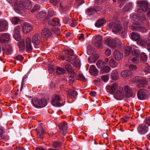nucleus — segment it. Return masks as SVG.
I'll list each match as a JSON object with an SVG mask.
<instances>
[{
  "mask_svg": "<svg viewBox=\"0 0 150 150\" xmlns=\"http://www.w3.org/2000/svg\"><path fill=\"white\" fill-rule=\"evenodd\" d=\"M32 102L34 106L38 108L43 107L47 105V102L43 98L38 99L34 98L32 99Z\"/></svg>",
  "mask_w": 150,
  "mask_h": 150,
  "instance_id": "obj_1",
  "label": "nucleus"
},
{
  "mask_svg": "<svg viewBox=\"0 0 150 150\" xmlns=\"http://www.w3.org/2000/svg\"><path fill=\"white\" fill-rule=\"evenodd\" d=\"M138 10L143 12L146 11L148 8L149 3L147 1H139L137 2Z\"/></svg>",
  "mask_w": 150,
  "mask_h": 150,
  "instance_id": "obj_2",
  "label": "nucleus"
},
{
  "mask_svg": "<svg viewBox=\"0 0 150 150\" xmlns=\"http://www.w3.org/2000/svg\"><path fill=\"white\" fill-rule=\"evenodd\" d=\"M137 95L138 98L142 100L146 99L149 96V92L144 88L139 90L137 92Z\"/></svg>",
  "mask_w": 150,
  "mask_h": 150,
  "instance_id": "obj_3",
  "label": "nucleus"
},
{
  "mask_svg": "<svg viewBox=\"0 0 150 150\" xmlns=\"http://www.w3.org/2000/svg\"><path fill=\"white\" fill-rule=\"evenodd\" d=\"M103 38L99 35H96L93 38V44L96 47H100L102 45Z\"/></svg>",
  "mask_w": 150,
  "mask_h": 150,
  "instance_id": "obj_4",
  "label": "nucleus"
},
{
  "mask_svg": "<svg viewBox=\"0 0 150 150\" xmlns=\"http://www.w3.org/2000/svg\"><path fill=\"white\" fill-rule=\"evenodd\" d=\"M52 100L51 102L52 105L55 106L60 107L62 106L63 104L59 102L60 101V96L58 95L54 94L52 97Z\"/></svg>",
  "mask_w": 150,
  "mask_h": 150,
  "instance_id": "obj_5",
  "label": "nucleus"
},
{
  "mask_svg": "<svg viewBox=\"0 0 150 150\" xmlns=\"http://www.w3.org/2000/svg\"><path fill=\"white\" fill-rule=\"evenodd\" d=\"M123 91V88L120 87L117 89L116 92L114 95V98L117 100L122 99L124 96V93Z\"/></svg>",
  "mask_w": 150,
  "mask_h": 150,
  "instance_id": "obj_6",
  "label": "nucleus"
},
{
  "mask_svg": "<svg viewBox=\"0 0 150 150\" xmlns=\"http://www.w3.org/2000/svg\"><path fill=\"white\" fill-rule=\"evenodd\" d=\"M67 123L64 122L59 125V127L60 129V132L61 134L65 135L67 132Z\"/></svg>",
  "mask_w": 150,
  "mask_h": 150,
  "instance_id": "obj_7",
  "label": "nucleus"
},
{
  "mask_svg": "<svg viewBox=\"0 0 150 150\" xmlns=\"http://www.w3.org/2000/svg\"><path fill=\"white\" fill-rule=\"evenodd\" d=\"M33 27L28 23L25 22L23 24L22 30L24 33L27 34L33 29Z\"/></svg>",
  "mask_w": 150,
  "mask_h": 150,
  "instance_id": "obj_8",
  "label": "nucleus"
},
{
  "mask_svg": "<svg viewBox=\"0 0 150 150\" xmlns=\"http://www.w3.org/2000/svg\"><path fill=\"white\" fill-rule=\"evenodd\" d=\"M137 44L140 46L150 47V38H146L145 40L141 39L137 42Z\"/></svg>",
  "mask_w": 150,
  "mask_h": 150,
  "instance_id": "obj_9",
  "label": "nucleus"
},
{
  "mask_svg": "<svg viewBox=\"0 0 150 150\" xmlns=\"http://www.w3.org/2000/svg\"><path fill=\"white\" fill-rule=\"evenodd\" d=\"M65 54L68 55L67 57L69 58L73 59L75 60L76 59L77 57L74 54V52L73 50L71 49H67L64 50Z\"/></svg>",
  "mask_w": 150,
  "mask_h": 150,
  "instance_id": "obj_10",
  "label": "nucleus"
},
{
  "mask_svg": "<svg viewBox=\"0 0 150 150\" xmlns=\"http://www.w3.org/2000/svg\"><path fill=\"white\" fill-rule=\"evenodd\" d=\"M137 130L140 134H144L148 131V128L144 124H140L138 127Z\"/></svg>",
  "mask_w": 150,
  "mask_h": 150,
  "instance_id": "obj_11",
  "label": "nucleus"
},
{
  "mask_svg": "<svg viewBox=\"0 0 150 150\" xmlns=\"http://www.w3.org/2000/svg\"><path fill=\"white\" fill-rule=\"evenodd\" d=\"M117 85L115 83L107 86L106 87L107 91L111 94H113L117 88Z\"/></svg>",
  "mask_w": 150,
  "mask_h": 150,
  "instance_id": "obj_12",
  "label": "nucleus"
},
{
  "mask_svg": "<svg viewBox=\"0 0 150 150\" xmlns=\"http://www.w3.org/2000/svg\"><path fill=\"white\" fill-rule=\"evenodd\" d=\"M104 43L110 47H115L116 46V42L114 39H106L105 40Z\"/></svg>",
  "mask_w": 150,
  "mask_h": 150,
  "instance_id": "obj_13",
  "label": "nucleus"
},
{
  "mask_svg": "<svg viewBox=\"0 0 150 150\" xmlns=\"http://www.w3.org/2000/svg\"><path fill=\"white\" fill-rule=\"evenodd\" d=\"M21 3L22 4L24 8L28 10L31 8L32 5L29 0H21Z\"/></svg>",
  "mask_w": 150,
  "mask_h": 150,
  "instance_id": "obj_14",
  "label": "nucleus"
},
{
  "mask_svg": "<svg viewBox=\"0 0 150 150\" xmlns=\"http://www.w3.org/2000/svg\"><path fill=\"white\" fill-rule=\"evenodd\" d=\"M10 37L9 34L5 33L0 36V42L1 43H6L10 40Z\"/></svg>",
  "mask_w": 150,
  "mask_h": 150,
  "instance_id": "obj_15",
  "label": "nucleus"
},
{
  "mask_svg": "<svg viewBox=\"0 0 150 150\" xmlns=\"http://www.w3.org/2000/svg\"><path fill=\"white\" fill-rule=\"evenodd\" d=\"M41 33L42 36L44 38H49L52 35V33L51 31L46 28H44L42 30Z\"/></svg>",
  "mask_w": 150,
  "mask_h": 150,
  "instance_id": "obj_16",
  "label": "nucleus"
},
{
  "mask_svg": "<svg viewBox=\"0 0 150 150\" xmlns=\"http://www.w3.org/2000/svg\"><path fill=\"white\" fill-rule=\"evenodd\" d=\"M113 56L116 60L119 61L123 58V54L117 50H115L114 52Z\"/></svg>",
  "mask_w": 150,
  "mask_h": 150,
  "instance_id": "obj_17",
  "label": "nucleus"
},
{
  "mask_svg": "<svg viewBox=\"0 0 150 150\" xmlns=\"http://www.w3.org/2000/svg\"><path fill=\"white\" fill-rule=\"evenodd\" d=\"M48 24L52 26H59V21L57 18H54L52 20H50L48 22Z\"/></svg>",
  "mask_w": 150,
  "mask_h": 150,
  "instance_id": "obj_18",
  "label": "nucleus"
},
{
  "mask_svg": "<svg viewBox=\"0 0 150 150\" xmlns=\"http://www.w3.org/2000/svg\"><path fill=\"white\" fill-rule=\"evenodd\" d=\"M66 91L68 93L67 95L71 98H75L78 94L77 92L72 89H69L66 90Z\"/></svg>",
  "mask_w": 150,
  "mask_h": 150,
  "instance_id": "obj_19",
  "label": "nucleus"
},
{
  "mask_svg": "<svg viewBox=\"0 0 150 150\" xmlns=\"http://www.w3.org/2000/svg\"><path fill=\"white\" fill-rule=\"evenodd\" d=\"M124 89L126 97L127 98L131 97L132 95V93L130 87L128 86H126L124 87Z\"/></svg>",
  "mask_w": 150,
  "mask_h": 150,
  "instance_id": "obj_20",
  "label": "nucleus"
},
{
  "mask_svg": "<svg viewBox=\"0 0 150 150\" xmlns=\"http://www.w3.org/2000/svg\"><path fill=\"white\" fill-rule=\"evenodd\" d=\"M19 29L18 28H16L15 29L14 31L13 37L15 40L17 41H19L21 39Z\"/></svg>",
  "mask_w": 150,
  "mask_h": 150,
  "instance_id": "obj_21",
  "label": "nucleus"
},
{
  "mask_svg": "<svg viewBox=\"0 0 150 150\" xmlns=\"http://www.w3.org/2000/svg\"><path fill=\"white\" fill-rule=\"evenodd\" d=\"M32 40L33 44L36 45H38L40 42V38L39 35L38 34L34 35L33 37Z\"/></svg>",
  "mask_w": 150,
  "mask_h": 150,
  "instance_id": "obj_22",
  "label": "nucleus"
},
{
  "mask_svg": "<svg viewBox=\"0 0 150 150\" xmlns=\"http://www.w3.org/2000/svg\"><path fill=\"white\" fill-rule=\"evenodd\" d=\"M132 73L131 70H123L121 72V76L122 77L126 78L132 75Z\"/></svg>",
  "mask_w": 150,
  "mask_h": 150,
  "instance_id": "obj_23",
  "label": "nucleus"
},
{
  "mask_svg": "<svg viewBox=\"0 0 150 150\" xmlns=\"http://www.w3.org/2000/svg\"><path fill=\"white\" fill-rule=\"evenodd\" d=\"M38 137L43 138V134L45 133L43 128L41 127H38L36 129Z\"/></svg>",
  "mask_w": 150,
  "mask_h": 150,
  "instance_id": "obj_24",
  "label": "nucleus"
},
{
  "mask_svg": "<svg viewBox=\"0 0 150 150\" xmlns=\"http://www.w3.org/2000/svg\"><path fill=\"white\" fill-rule=\"evenodd\" d=\"M132 39L134 41L137 42L141 40L139 34L137 33L133 32L132 33L131 35Z\"/></svg>",
  "mask_w": 150,
  "mask_h": 150,
  "instance_id": "obj_25",
  "label": "nucleus"
},
{
  "mask_svg": "<svg viewBox=\"0 0 150 150\" xmlns=\"http://www.w3.org/2000/svg\"><path fill=\"white\" fill-rule=\"evenodd\" d=\"M89 72L92 75L96 76L98 74V71L94 65L91 66L89 69Z\"/></svg>",
  "mask_w": 150,
  "mask_h": 150,
  "instance_id": "obj_26",
  "label": "nucleus"
},
{
  "mask_svg": "<svg viewBox=\"0 0 150 150\" xmlns=\"http://www.w3.org/2000/svg\"><path fill=\"white\" fill-rule=\"evenodd\" d=\"M99 57L98 54H95L89 57L88 59V61L91 63H94L96 61Z\"/></svg>",
  "mask_w": 150,
  "mask_h": 150,
  "instance_id": "obj_27",
  "label": "nucleus"
},
{
  "mask_svg": "<svg viewBox=\"0 0 150 150\" xmlns=\"http://www.w3.org/2000/svg\"><path fill=\"white\" fill-rule=\"evenodd\" d=\"M111 76L112 80H117L119 78L118 72L116 70L113 71L111 74Z\"/></svg>",
  "mask_w": 150,
  "mask_h": 150,
  "instance_id": "obj_28",
  "label": "nucleus"
},
{
  "mask_svg": "<svg viewBox=\"0 0 150 150\" xmlns=\"http://www.w3.org/2000/svg\"><path fill=\"white\" fill-rule=\"evenodd\" d=\"M15 9L18 10H21L24 8L22 4L21 3V0L19 2H15L14 4Z\"/></svg>",
  "mask_w": 150,
  "mask_h": 150,
  "instance_id": "obj_29",
  "label": "nucleus"
},
{
  "mask_svg": "<svg viewBox=\"0 0 150 150\" xmlns=\"http://www.w3.org/2000/svg\"><path fill=\"white\" fill-rule=\"evenodd\" d=\"M148 82V80L144 78H142L140 79L139 81V82L138 84L139 87H144L145 86V85L147 84Z\"/></svg>",
  "mask_w": 150,
  "mask_h": 150,
  "instance_id": "obj_30",
  "label": "nucleus"
},
{
  "mask_svg": "<svg viewBox=\"0 0 150 150\" xmlns=\"http://www.w3.org/2000/svg\"><path fill=\"white\" fill-rule=\"evenodd\" d=\"M106 22L104 18H102L99 19L96 22L95 25L96 27H99L103 26V25Z\"/></svg>",
  "mask_w": 150,
  "mask_h": 150,
  "instance_id": "obj_31",
  "label": "nucleus"
},
{
  "mask_svg": "<svg viewBox=\"0 0 150 150\" xmlns=\"http://www.w3.org/2000/svg\"><path fill=\"white\" fill-rule=\"evenodd\" d=\"M122 26L121 25L116 23L115 26L113 28V32L115 33H117L121 30Z\"/></svg>",
  "mask_w": 150,
  "mask_h": 150,
  "instance_id": "obj_32",
  "label": "nucleus"
},
{
  "mask_svg": "<svg viewBox=\"0 0 150 150\" xmlns=\"http://www.w3.org/2000/svg\"><path fill=\"white\" fill-rule=\"evenodd\" d=\"M7 24V22L5 21H0V32L4 30Z\"/></svg>",
  "mask_w": 150,
  "mask_h": 150,
  "instance_id": "obj_33",
  "label": "nucleus"
},
{
  "mask_svg": "<svg viewBox=\"0 0 150 150\" xmlns=\"http://www.w3.org/2000/svg\"><path fill=\"white\" fill-rule=\"evenodd\" d=\"M111 68L108 66H106L103 67L100 70V72L103 73H107L109 72Z\"/></svg>",
  "mask_w": 150,
  "mask_h": 150,
  "instance_id": "obj_34",
  "label": "nucleus"
},
{
  "mask_svg": "<svg viewBox=\"0 0 150 150\" xmlns=\"http://www.w3.org/2000/svg\"><path fill=\"white\" fill-rule=\"evenodd\" d=\"M106 64L102 60L99 59L97 62L96 65L98 67L102 68Z\"/></svg>",
  "mask_w": 150,
  "mask_h": 150,
  "instance_id": "obj_35",
  "label": "nucleus"
},
{
  "mask_svg": "<svg viewBox=\"0 0 150 150\" xmlns=\"http://www.w3.org/2000/svg\"><path fill=\"white\" fill-rule=\"evenodd\" d=\"M2 50L7 55L11 54L13 50L11 47H3Z\"/></svg>",
  "mask_w": 150,
  "mask_h": 150,
  "instance_id": "obj_36",
  "label": "nucleus"
},
{
  "mask_svg": "<svg viewBox=\"0 0 150 150\" xmlns=\"http://www.w3.org/2000/svg\"><path fill=\"white\" fill-rule=\"evenodd\" d=\"M65 71L64 69L61 67H58L57 69L56 73L58 74H64Z\"/></svg>",
  "mask_w": 150,
  "mask_h": 150,
  "instance_id": "obj_37",
  "label": "nucleus"
},
{
  "mask_svg": "<svg viewBox=\"0 0 150 150\" xmlns=\"http://www.w3.org/2000/svg\"><path fill=\"white\" fill-rule=\"evenodd\" d=\"M117 63L113 59L110 60L109 62V65L112 67H115L117 65Z\"/></svg>",
  "mask_w": 150,
  "mask_h": 150,
  "instance_id": "obj_38",
  "label": "nucleus"
},
{
  "mask_svg": "<svg viewBox=\"0 0 150 150\" xmlns=\"http://www.w3.org/2000/svg\"><path fill=\"white\" fill-rule=\"evenodd\" d=\"M76 79L80 80L83 81H87V79H86L82 74H80L77 76Z\"/></svg>",
  "mask_w": 150,
  "mask_h": 150,
  "instance_id": "obj_39",
  "label": "nucleus"
},
{
  "mask_svg": "<svg viewBox=\"0 0 150 150\" xmlns=\"http://www.w3.org/2000/svg\"><path fill=\"white\" fill-rule=\"evenodd\" d=\"M46 13L45 12L41 11L37 14L36 15V16L39 18H42L45 17L46 16Z\"/></svg>",
  "mask_w": 150,
  "mask_h": 150,
  "instance_id": "obj_40",
  "label": "nucleus"
},
{
  "mask_svg": "<svg viewBox=\"0 0 150 150\" xmlns=\"http://www.w3.org/2000/svg\"><path fill=\"white\" fill-rule=\"evenodd\" d=\"M131 5L129 3H127L123 9V11L124 12H126L131 9Z\"/></svg>",
  "mask_w": 150,
  "mask_h": 150,
  "instance_id": "obj_41",
  "label": "nucleus"
},
{
  "mask_svg": "<svg viewBox=\"0 0 150 150\" xmlns=\"http://www.w3.org/2000/svg\"><path fill=\"white\" fill-rule=\"evenodd\" d=\"M64 68L68 73L71 72L72 71L74 70V69L72 68L71 65L69 64L65 65Z\"/></svg>",
  "mask_w": 150,
  "mask_h": 150,
  "instance_id": "obj_42",
  "label": "nucleus"
},
{
  "mask_svg": "<svg viewBox=\"0 0 150 150\" xmlns=\"http://www.w3.org/2000/svg\"><path fill=\"white\" fill-rule=\"evenodd\" d=\"M139 25L138 23H135L133 25H130L129 28L134 31H137Z\"/></svg>",
  "mask_w": 150,
  "mask_h": 150,
  "instance_id": "obj_43",
  "label": "nucleus"
},
{
  "mask_svg": "<svg viewBox=\"0 0 150 150\" xmlns=\"http://www.w3.org/2000/svg\"><path fill=\"white\" fill-rule=\"evenodd\" d=\"M116 23H110L108 24L107 26V28L108 30L112 29L113 31V28L115 27Z\"/></svg>",
  "mask_w": 150,
  "mask_h": 150,
  "instance_id": "obj_44",
  "label": "nucleus"
},
{
  "mask_svg": "<svg viewBox=\"0 0 150 150\" xmlns=\"http://www.w3.org/2000/svg\"><path fill=\"white\" fill-rule=\"evenodd\" d=\"M140 59L141 60L146 62L147 60V55L144 53H142L140 54Z\"/></svg>",
  "mask_w": 150,
  "mask_h": 150,
  "instance_id": "obj_45",
  "label": "nucleus"
},
{
  "mask_svg": "<svg viewBox=\"0 0 150 150\" xmlns=\"http://www.w3.org/2000/svg\"><path fill=\"white\" fill-rule=\"evenodd\" d=\"M95 11L94 9L92 8H89L86 10V13L89 16L92 15L94 13Z\"/></svg>",
  "mask_w": 150,
  "mask_h": 150,
  "instance_id": "obj_46",
  "label": "nucleus"
},
{
  "mask_svg": "<svg viewBox=\"0 0 150 150\" xmlns=\"http://www.w3.org/2000/svg\"><path fill=\"white\" fill-rule=\"evenodd\" d=\"M52 32L57 35H59L61 31L59 29L57 28H53L52 29Z\"/></svg>",
  "mask_w": 150,
  "mask_h": 150,
  "instance_id": "obj_47",
  "label": "nucleus"
},
{
  "mask_svg": "<svg viewBox=\"0 0 150 150\" xmlns=\"http://www.w3.org/2000/svg\"><path fill=\"white\" fill-rule=\"evenodd\" d=\"M132 54L133 55H134L136 57H138L140 55V52L139 50L135 49L132 52Z\"/></svg>",
  "mask_w": 150,
  "mask_h": 150,
  "instance_id": "obj_48",
  "label": "nucleus"
},
{
  "mask_svg": "<svg viewBox=\"0 0 150 150\" xmlns=\"http://www.w3.org/2000/svg\"><path fill=\"white\" fill-rule=\"evenodd\" d=\"M20 19L19 18L14 17L13 18H12L11 22L14 25H16L18 24L19 21Z\"/></svg>",
  "mask_w": 150,
  "mask_h": 150,
  "instance_id": "obj_49",
  "label": "nucleus"
},
{
  "mask_svg": "<svg viewBox=\"0 0 150 150\" xmlns=\"http://www.w3.org/2000/svg\"><path fill=\"white\" fill-rule=\"evenodd\" d=\"M146 30H147L146 28L139 25L137 31H140L142 33H144L146 32Z\"/></svg>",
  "mask_w": 150,
  "mask_h": 150,
  "instance_id": "obj_50",
  "label": "nucleus"
},
{
  "mask_svg": "<svg viewBox=\"0 0 150 150\" xmlns=\"http://www.w3.org/2000/svg\"><path fill=\"white\" fill-rule=\"evenodd\" d=\"M26 47H32L31 44V39L30 38H27L25 40Z\"/></svg>",
  "mask_w": 150,
  "mask_h": 150,
  "instance_id": "obj_51",
  "label": "nucleus"
},
{
  "mask_svg": "<svg viewBox=\"0 0 150 150\" xmlns=\"http://www.w3.org/2000/svg\"><path fill=\"white\" fill-rule=\"evenodd\" d=\"M54 14H55L54 11H50L48 13L47 15L46 18L47 19H49L50 18L54 16Z\"/></svg>",
  "mask_w": 150,
  "mask_h": 150,
  "instance_id": "obj_52",
  "label": "nucleus"
},
{
  "mask_svg": "<svg viewBox=\"0 0 150 150\" xmlns=\"http://www.w3.org/2000/svg\"><path fill=\"white\" fill-rule=\"evenodd\" d=\"M94 47H90V49H88L87 50V53L88 55L91 54L96 52V51L94 50Z\"/></svg>",
  "mask_w": 150,
  "mask_h": 150,
  "instance_id": "obj_53",
  "label": "nucleus"
},
{
  "mask_svg": "<svg viewBox=\"0 0 150 150\" xmlns=\"http://www.w3.org/2000/svg\"><path fill=\"white\" fill-rule=\"evenodd\" d=\"M109 75L107 74L106 75H103L101 77V79L104 82H106L108 79Z\"/></svg>",
  "mask_w": 150,
  "mask_h": 150,
  "instance_id": "obj_54",
  "label": "nucleus"
},
{
  "mask_svg": "<svg viewBox=\"0 0 150 150\" xmlns=\"http://www.w3.org/2000/svg\"><path fill=\"white\" fill-rule=\"evenodd\" d=\"M132 49V47H129L128 49H125V53L126 54V55H128L130 54Z\"/></svg>",
  "mask_w": 150,
  "mask_h": 150,
  "instance_id": "obj_55",
  "label": "nucleus"
},
{
  "mask_svg": "<svg viewBox=\"0 0 150 150\" xmlns=\"http://www.w3.org/2000/svg\"><path fill=\"white\" fill-rule=\"evenodd\" d=\"M111 50L107 49L105 50V54L106 56H109L111 54Z\"/></svg>",
  "mask_w": 150,
  "mask_h": 150,
  "instance_id": "obj_56",
  "label": "nucleus"
},
{
  "mask_svg": "<svg viewBox=\"0 0 150 150\" xmlns=\"http://www.w3.org/2000/svg\"><path fill=\"white\" fill-rule=\"evenodd\" d=\"M40 5L38 4H36L34 6V8L33 9H32L31 10V11L32 12H34L35 11H37L40 8Z\"/></svg>",
  "mask_w": 150,
  "mask_h": 150,
  "instance_id": "obj_57",
  "label": "nucleus"
},
{
  "mask_svg": "<svg viewBox=\"0 0 150 150\" xmlns=\"http://www.w3.org/2000/svg\"><path fill=\"white\" fill-rule=\"evenodd\" d=\"M69 73L71 74V76L69 77V79H70V78H72L73 77H75V78L76 79L77 78V76L76 75V74L74 70L72 71L71 72H69Z\"/></svg>",
  "mask_w": 150,
  "mask_h": 150,
  "instance_id": "obj_58",
  "label": "nucleus"
},
{
  "mask_svg": "<svg viewBox=\"0 0 150 150\" xmlns=\"http://www.w3.org/2000/svg\"><path fill=\"white\" fill-rule=\"evenodd\" d=\"M137 67L133 64H131L129 66V69L132 71H134L137 69Z\"/></svg>",
  "mask_w": 150,
  "mask_h": 150,
  "instance_id": "obj_59",
  "label": "nucleus"
},
{
  "mask_svg": "<svg viewBox=\"0 0 150 150\" xmlns=\"http://www.w3.org/2000/svg\"><path fill=\"white\" fill-rule=\"evenodd\" d=\"M14 59L18 61H21L23 60V57L21 55H18L17 56H16L15 57H14Z\"/></svg>",
  "mask_w": 150,
  "mask_h": 150,
  "instance_id": "obj_60",
  "label": "nucleus"
},
{
  "mask_svg": "<svg viewBox=\"0 0 150 150\" xmlns=\"http://www.w3.org/2000/svg\"><path fill=\"white\" fill-rule=\"evenodd\" d=\"M77 4V6L78 7L80 5L84 3L83 0H75Z\"/></svg>",
  "mask_w": 150,
  "mask_h": 150,
  "instance_id": "obj_61",
  "label": "nucleus"
},
{
  "mask_svg": "<svg viewBox=\"0 0 150 150\" xmlns=\"http://www.w3.org/2000/svg\"><path fill=\"white\" fill-rule=\"evenodd\" d=\"M93 9H94V11L96 12L99 11L101 9V7L100 6H95L93 7Z\"/></svg>",
  "mask_w": 150,
  "mask_h": 150,
  "instance_id": "obj_62",
  "label": "nucleus"
},
{
  "mask_svg": "<svg viewBox=\"0 0 150 150\" xmlns=\"http://www.w3.org/2000/svg\"><path fill=\"white\" fill-rule=\"evenodd\" d=\"M119 32L120 34L122 35V36L124 37L127 31L125 30H121Z\"/></svg>",
  "mask_w": 150,
  "mask_h": 150,
  "instance_id": "obj_63",
  "label": "nucleus"
},
{
  "mask_svg": "<svg viewBox=\"0 0 150 150\" xmlns=\"http://www.w3.org/2000/svg\"><path fill=\"white\" fill-rule=\"evenodd\" d=\"M144 121L146 124L150 125V117H146Z\"/></svg>",
  "mask_w": 150,
  "mask_h": 150,
  "instance_id": "obj_64",
  "label": "nucleus"
}]
</instances>
